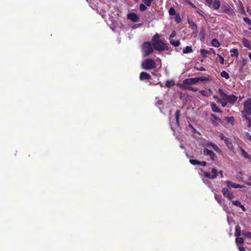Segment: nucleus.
Returning <instances> with one entry per match:
<instances>
[{
    "label": "nucleus",
    "mask_w": 251,
    "mask_h": 251,
    "mask_svg": "<svg viewBox=\"0 0 251 251\" xmlns=\"http://www.w3.org/2000/svg\"><path fill=\"white\" fill-rule=\"evenodd\" d=\"M189 162L193 165L205 166L207 164V163L205 161H200L197 159H190Z\"/></svg>",
    "instance_id": "nucleus-13"
},
{
    "label": "nucleus",
    "mask_w": 251,
    "mask_h": 251,
    "mask_svg": "<svg viewBox=\"0 0 251 251\" xmlns=\"http://www.w3.org/2000/svg\"><path fill=\"white\" fill-rule=\"evenodd\" d=\"M211 43L213 46L216 47V48H218V47H220V44L217 39H213L211 41Z\"/></svg>",
    "instance_id": "nucleus-33"
},
{
    "label": "nucleus",
    "mask_w": 251,
    "mask_h": 251,
    "mask_svg": "<svg viewBox=\"0 0 251 251\" xmlns=\"http://www.w3.org/2000/svg\"><path fill=\"white\" fill-rule=\"evenodd\" d=\"M146 4H141L139 6V8L140 11H144L147 9V7L145 5Z\"/></svg>",
    "instance_id": "nucleus-44"
},
{
    "label": "nucleus",
    "mask_w": 251,
    "mask_h": 251,
    "mask_svg": "<svg viewBox=\"0 0 251 251\" xmlns=\"http://www.w3.org/2000/svg\"><path fill=\"white\" fill-rule=\"evenodd\" d=\"M221 76L226 79H228L230 77L229 74L225 71H223L221 73Z\"/></svg>",
    "instance_id": "nucleus-36"
},
{
    "label": "nucleus",
    "mask_w": 251,
    "mask_h": 251,
    "mask_svg": "<svg viewBox=\"0 0 251 251\" xmlns=\"http://www.w3.org/2000/svg\"><path fill=\"white\" fill-rule=\"evenodd\" d=\"M180 114H181V112H180V110H177L176 111V112L175 113V118H176V125L178 126H179V118H180Z\"/></svg>",
    "instance_id": "nucleus-23"
},
{
    "label": "nucleus",
    "mask_w": 251,
    "mask_h": 251,
    "mask_svg": "<svg viewBox=\"0 0 251 251\" xmlns=\"http://www.w3.org/2000/svg\"><path fill=\"white\" fill-rule=\"evenodd\" d=\"M239 251H246L245 249L243 247H239Z\"/></svg>",
    "instance_id": "nucleus-59"
},
{
    "label": "nucleus",
    "mask_w": 251,
    "mask_h": 251,
    "mask_svg": "<svg viewBox=\"0 0 251 251\" xmlns=\"http://www.w3.org/2000/svg\"><path fill=\"white\" fill-rule=\"evenodd\" d=\"M247 64V60L245 58H243L242 61L241 66L244 67Z\"/></svg>",
    "instance_id": "nucleus-54"
},
{
    "label": "nucleus",
    "mask_w": 251,
    "mask_h": 251,
    "mask_svg": "<svg viewBox=\"0 0 251 251\" xmlns=\"http://www.w3.org/2000/svg\"><path fill=\"white\" fill-rule=\"evenodd\" d=\"M151 43L154 49L157 51H162L165 50H169L168 45L160 39V36L158 33H156L152 36Z\"/></svg>",
    "instance_id": "nucleus-1"
},
{
    "label": "nucleus",
    "mask_w": 251,
    "mask_h": 251,
    "mask_svg": "<svg viewBox=\"0 0 251 251\" xmlns=\"http://www.w3.org/2000/svg\"><path fill=\"white\" fill-rule=\"evenodd\" d=\"M176 35V31L175 30H173L171 34V35L170 36V38L169 39H172V38L175 37Z\"/></svg>",
    "instance_id": "nucleus-53"
},
{
    "label": "nucleus",
    "mask_w": 251,
    "mask_h": 251,
    "mask_svg": "<svg viewBox=\"0 0 251 251\" xmlns=\"http://www.w3.org/2000/svg\"><path fill=\"white\" fill-rule=\"evenodd\" d=\"M169 13L170 15L173 16L176 15V10L174 7H171L169 10Z\"/></svg>",
    "instance_id": "nucleus-38"
},
{
    "label": "nucleus",
    "mask_w": 251,
    "mask_h": 251,
    "mask_svg": "<svg viewBox=\"0 0 251 251\" xmlns=\"http://www.w3.org/2000/svg\"><path fill=\"white\" fill-rule=\"evenodd\" d=\"M201 171L202 173L201 175H203L205 177L211 179H215L217 177L218 174H220L221 177L222 178L224 176L223 175V171H220L219 172H218L217 170L215 168H212L211 170V173L212 175H211L209 173L204 171L202 169H201Z\"/></svg>",
    "instance_id": "nucleus-2"
},
{
    "label": "nucleus",
    "mask_w": 251,
    "mask_h": 251,
    "mask_svg": "<svg viewBox=\"0 0 251 251\" xmlns=\"http://www.w3.org/2000/svg\"><path fill=\"white\" fill-rule=\"evenodd\" d=\"M151 78V76L150 74L146 72H142L140 75V79L143 80L144 79H150Z\"/></svg>",
    "instance_id": "nucleus-16"
},
{
    "label": "nucleus",
    "mask_w": 251,
    "mask_h": 251,
    "mask_svg": "<svg viewBox=\"0 0 251 251\" xmlns=\"http://www.w3.org/2000/svg\"><path fill=\"white\" fill-rule=\"evenodd\" d=\"M217 57L219 58L220 59V62L221 64H224V58L222 56H221L220 54H217Z\"/></svg>",
    "instance_id": "nucleus-47"
},
{
    "label": "nucleus",
    "mask_w": 251,
    "mask_h": 251,
    "mask_svg": "<svg viewBox=\"0 0 251 251\" xmlns=\"http://www.w3.org/2000/svg\"><path fill=\"white\" fill-rule=\"evenodd\" d=\"M248 233V231H246L245 230H243L242 231H241V235H243V236L247 237V234Z\"/></svg>",
    "instance_id": "nucleus-55"
},
{
    "label": "nucleus",
    "mask_w": 251,
    "mask_h": 251,
    "mask_svg": "<svg viewBox=\"0 0 251 251\" xmlns=\"http://www.w3.org/2000/svg\"><path fill=\"white\" fill-rule=\"evenodd\" d=\"M183 84L184 85H190L192 84H195L198 83V80H197V78H187L184 79L183 81Z\"/></svg>",
    "instance_id": "nucleus-12"
},
{
    "label": "nucleus",
    "mask_w": 251,
    "mask_h": 251,
    "mask_svg": "<svg viewBox=\"0 0 251 251\" xmlns=\"http://www.w3.org/2000/svg\"><path fill=\"white\" fill-rule=\"evenodd\" d=\"M193 51L192 47L190 46H187L183 50V53H191Z\"/></svg>",
    "instance_id": "nucleus-34"
},
{
    "label": "nucleus",
    "mask_w": 251,
    "mask_h": 251,
    "mask_svg": "<svg viewBox=\"0 0 251 251\" xmlns=\"http://www.w3.org/2000/svg\"><path fill=\"white\" fill-rule=\"evenodd\" d=\"M246 237L248 238H249V239H251V232H248V233L247 234Z\"/></svg>",
    "instance_id": "nucleus-60"
},
{
    "label": "nucleus",
    "mask_w": 251,
    "mask_h": 251,
    "mask_svg": "<svg viewBox=\"0 0 251 251\" xmlns=\"http://www.w3.org/2000/svg\"><path fill=\"white\" fill-rule=\"evenodd\" d=\"M213 98L215 99H217V100H219V99H220L217 95H214L213 96Z\"/></svg>",
    "instance_id": "nucleus-61"
},
{
    "label": "nucleus",
    "mask_w": 251,
    "mask_h": 251,
    "mask_svg": "<svg viewBox=\"0 0 251 251\" xmlns=\"http://www.w3.org/2000/svg\"><path fill=\"white\" fill-rule=\"evenodd\" d=\"M212 110L216 113H222V111L217 106L215 103L212 102L210 104Z\"/></svg>",
    "instance_id": "nucleus-17"
},
{
    "label": "nucleus",
    "mask_w": 251,
    "mask_h": 251,
    "mask_svg": "<svg viewBox=\"0 0 251 251\" xmlns=\"http://www.w3.org/2000/svg\"><path fill=\"white\" fill-rule=\"evenodd\" d=\"M225 142L226 146L227 147V148L230 150H232L233 149L234 147H233V146L232 145V143L229 140V138H228Z\"/></svg>",
    "instance_id": "nucleus-27"
},
{
    "label": "nucleus",
    "mask_w": 251,
    "mask_h": 251,
    "mask_svg": "<svg viewBox=\"0 0 251 251\" xmlns=\"http://www.w3.org/2000/svg\"><path fill=\"white\" fill-rule=\"evenodd\" d=\"M143 24H135L134 25H133L132 26V29H136L137 28H139L140 27H141L142 26Z\"/></svg>",
    "instance_id": "nucleus-48"
},
{
    "label": "nucleus",
    "mask_w": 251,
    "mask_h": 251,
    "mask_svg": "<svg viewBox=\"0 0 251 251\" xmlns=\"http://www.w3.org/2000/svg\"><path fill=\"white\" fill-rule=\"evenodd\" d=\"M205 34L204 29L203 28H202L200 32V34H199V38H200V40L201 42L204 41V39H205Z\"/></svg>",
    "instance_id": "nucleus-24"
},
{
    "label": "nucleus",
    "mask_w": 251,
    "mask_h": 251,
    "mask_svg": "<svg viewBox=\"0 0 251 251\" xmlns=\"http://www.w3.org/2000/svg\"><path fill=\"white\" fill-rule=\"evenodd\" d=\"M232 204H233L234 205L237 206H239L241 204V202L239 201H232Z\"/></svg>",
    "instance_id": "nucleus-49"
},
{
    "label": "nucleus",
    "mask_w": 251,
    "mask_h": 251,
    "mask_svg": "<svg viewBox=\"0 0 251 251\" xmlns=\"http://www.w3.org/2000/svg\"><path fill=\"white\" fill-rule=\"evenodd\" d=\"M217 102L220 103L223 107H225L226 106L228 101L227 100H222L221 99H219V100H217Z\"/></svg>",
    "instance_id": "nucleus-40"
},
{
    "label": "nucleus",
    "mask_w": 251,
    "mask_h": 251,
    "mask_svg": "<svg viewBox=\"0 0 251 251\" xmlns=\"http://www.w3.org/2000/svg\"><path fill=\"white\" fill-rule=\"evenodd\" d=\"M175 85L174 81L173 80H167L166 82V86L167 87H171Z\"/></svg>",
    "instance_id": "nucleus-37"
},
{
    "label": "nucleus",
    "mask_w": 251,
    "mask_h": 251,
    "mask_svg": "<svg viewBox=\"0 0 251 251\" xmlns=\"http://www.w3.org/2000/svg\"><path fill=\"white\" fill-rule=\"evenodd\" d=\"M243 67H243V66H242L240 67L239 70V72H242V70H243Z\"/></svg>",
    "instance_id": "nucleus-62"
},
{
    "label": "nucleus",
    "mask_w": 251,
    "mask_h": 251,
    "mask_svg": "<svg viewBox=\"0 0 251 251\" xmlns=\"http://www.w3.org/2000/svg\"><path fill=\"white\" fill-rule=\"evenodd\" d=\"M194 69H196L197 71H205V69L203 67H201L200 68L197 67H194Z\"/></svg>",
    "instance_id": "nucleus-51"
},
{
    "label": "nucleus",
    "mask_w": 251,
    "mask_h": 251,
    "mask_svg": "<svg viewBox=\"0 0 251 251\" xmlns=\"http://www.w3.org/2000/svg\"><path fill=\"white\" fill-rule=\"evenodd\" d=\"M201 53L202 55V56L204 57V58H205L207 57V55L208 54H209L210 53V52L209 50H206L205 49H201Z\"/></svg>",
    "instance_id": "nucleus-30"
},
{
    "label": "nucleus",
    "mask_w": 251,
    "mask_h": 251,
    "mask_svg": "<svg viewBox=\"0 0 251 251\" xmlns=\"http://www.w3.org/2000/svg\"><path fill=\"white\" fill-rule=\"evenodd\" d=\"M240 150L241 152L242 155L246 158L250 159L251 160V155L249 154L242 148H240Z\"/></svg>",
    "instance_id": "nucleus-22"
},
{
    "label": "nucleus",
    "mask_w": 251,
    "mask_h": 251,
    "mask_svg": "<svg viewBox=\"0 0 251 251\" xmlns=\"http://www.w3.org/2000/svg\"><path fill=\"white\" fill-rule=\"evenodd\" d=\"M243 20L248 24H249V25H251V20L249 18H248V17H244Z\"/></svg>",
    "instance_id": "nucleus-50"
},
{
    "label": "nucleus",
    "mask_w": 251,
    "mask_h": 251,
    "mask_svg": "<svg viewBox=\"0 0 251 251\" xmlns=\"http://www.w3.org/2000/svg\"><path fill=\"white\" fill-rule=\"evenodd\" d=\"M244 108L246 113L251 116V99H248L244 102Z\"/></svg>",
    "instance_id": "nucleus-8"
},
{
    "label": "nucleus",
    "mask_w": 251,
    "mask_h": 251,
    "mask_svg": "<svg viewBox=\"0 0 251 251\" xmlns=\"http://www.w3.org/2000/svg\"><path fill=\"white\" fill-rule=\"evenodd\" d=\"M249 57L251 60V52H249Z\"/></svg>",
    "instance_id": "nucleus-64"
},
{
    "label": "nucleus",
    "mask_w": 251,
    "mask_h": 251,
    "mask_svg": "<svg viewBox=\"0 0 251 251\" xmlns=\"http://www.w3.org/2000/svg\"><path fill=\"white\" fill-rule=\"evenodd\" d=\"M152 44L150 42H145L142 45V53L144 57H146L153 52Z\"/></svg>",
    "instance_id": "nucleus-3"
},
{
    "label": "nucleus",
    "mask_w": 251,
    "mask_h": 251,
    "mask_svg": "<svg viewBox=\"0 0 251 251\" xmlns=\"http://www.w3.org/2000/svg\"><path fill=\"white\" fill-rule=\"evenodd\" d=\"M180 87L185 89L190 90L194 92H196L198 90V88L196 87H193L192 86H186L183 85L182 84L181 85Z\"/></svg>",
    "instance_id": "nucleus-29"
},
{
    "label": "nucleus",
    "mask_w": 251,
    "mask_h": 251,
    "mask_svg": "<svg viewBox=\"0 0 251 251\" xmlns=\"http://www.w3.org/2000/svg\"><path fill=\"white\" fill-rule=\"evenodd\" d=\"M225 119L227 123L231 124L232 125H234L235 119L233 117H226Z\"/></svg>",
    "instance_id": "nucleus-28"
},
{
    "label": "nucleus",
    "mask_w": 251,
    "mask_h": 251,
    "mask_svg": "<svg viewBox=\"0 0 251 251\" xmlns=\"http://www.w3.org/2000/svg\"><path fill=\"white\" fill-rule=\"evenodd\" d=\"M127 18L133 22H137L139 20V16L135 13H128Z\"/></svg>",
    "instance_id": "nucleus-11"
},
{
    "label": "nucleus",
    "mask_w": 251,
    "mask_h": 251,
    "mask_svg": "<svg viewBox=\"0 0 251 251\" xmlns=\"http://www.w3.org/2000/svg\"><path fill=\"white\" fill-rule=\"evenodd\" d=\"M221 11L225 13L230 16H233L235 15V12L231 6L226 2H223L221 4Z\"/></svg>",
    "instance_id": "nucleus-4"
},
{
    "label": "nucleus",
    "mask_w": 251,
    "mask_h": 251,
    "mask_svg": "<svg viewBox=\"0 0 251 251\" xmlns=\"http://www.w3.org/2000/svg\"><path fill=\"white\" fill-rule=\"evenodd\" d=\"M188 23L189 24L190 27L191 29H192L193 30H194L195 31L197 30L198 27H197V25H196V24L195 23H194L193 21H191L189 20V19L188 20Z\"/></svg>",
    "instance_id": "nucleus-21"
},
{
    "label": "nucleus",
    "mask_w": 251,
    "mask_h": 251,
    "mask_svg": "<svg viewBox=\"0 0 251 251\" xmlns=\"http://www.w3.org/2000/svg\"><path fill=\"white\" fill-rule=\"evenodd\" d=\"M239 207H240L244 211H245L246 210L243 204H242L241 203L239 206Z\"/></svg>",
    "instance_id": "nucleus-58"
},
{
    "label": "nucleus",
    "mask_w": 251,
    "mask_h": 251,
    "mask_svg": "<svg viewBox=\"0 0 251 251\" xmlns=\"http://www.w3.org/2000/svg\"><path fill=\"white\" fill-rule=\"evenodd\" d=\"M226 183L227 186V188H228V189H230L231 188H242L245 187L244 185H241L238 184H236L229 180L226 181Z\"/></svg>",
    "instance_id": "nucleus-10"
},
{
    "label": "nucleus",
    "mask_w": 251,
    "mask_h": 251,
    "mask_svg": "<svg viewBox=\"0 0 251 251\" xmlns=\"http://www.w3.org/2000/svg\"><path fill=\"white\" fill-rule=\"evenodd\" d=\"M193 129V133H196V132H197V130H196L194 127V128H193V129Z\"/></svg>",
    "instance_id": "nucleus-63"
},
{
    "label": "nucleus",
    "mask_w": 251,
    "mask_h": 251,
    "mask_svg": "<svg viewBox=\"0 0 251 251\" xmlns=\"http://www.w3.org/2000/svg\"><path fill=\"white\" fill-rule=\"evenodd\" d=\"M237 100V97L234 95H229L227 101L230 104H233Z\"/></svg>",
    "instance_id": "nucleus-18"
},
{
    "label": "nucleus",
    "mask_w": 251,
    "mask_h": 251,
    "mask_svg": "<svg viewBox=\"0 0 251 251\" xmlns=\"http://www.w3.org/2000/svg\"><path fill=\"white\" fill-rule=\"evenodd\" d=\"M211 116L213 118V120H211V122H212V124L214 126H218L219 125L218 122H219L220 123L222 122L221 119L220 118L216 116L215 115L211 114Z\"/></svg>",
    "instance_id": "nucleus-14"
},
{
    "label": "nucleus",
    "mask_w": 251,
    "mask_h": 251,
    "mask_svg": "<svg viewBox=\"0 0 251 251\" xmlns=\"http://www.w3.org/2000/svg\"><path fill=\"white\" fill-rule=\"evenodd\" d=\"M175 21L176 23L179 24L181 22L182 19L179 14H177L175 17Z\"/></svg>",
    "instance_id": "nucleus-39"
},
{
    "label": "nucleus",
    "mask_w": 251,
    "mask_h": 251,
    "mask_svg": "<svg viewBox=\"0 0 251 251\" xmlns=\"http://www.w3.org/2000/svg\"><path fill=\"white\" fill-rule=\"evenodd\" d=\"M215 199L219 204H222L223 200V198H222V197L221 195H218V194H215Z\"/></svg>",
    "instance_id": "nucleus-31"
},
{
    "label": "nucleus",
    "mask_w": 251,
    "mask_h": 251,
    "mask_svg": "<svg viewBox=\"0 0 251 251\" xmlns=\"http://www.w3.org/2000/svg\"><path fill=\"white\" fill-rule=\"evenodd\" d=\"M248 180L245 181V183L248 186H251V176H248Z\"/></svg>",
    "instance_id": "nucleus-45"
},
{
    "label": "nucleus",
    "mask_w": 251,
    "mask_h": 251,
    "mask_svg": "<svg viewBox=\"0 0 251 251\" xmlns=\"http://www.w3.org/2000/svg\"><path fill=\"white\" fill-rule=\"evenodd\" d=\"M219 137L222 140L225 142L228 139V138L226 137L222 133H220Z\"/></svg>",
    "instance_id": "nucleus-46"
},
{
    "label": "nucleus",
    "mask_w": 251,
    "mask_h": 251,
    "mask_svg": "<svg viewBox=\"0 0 251 251\" xmlns=\"http://www.w3.org/2000/svg\"><path fill=\"white\" fill-rule=\"evenodd\" d=\"M244 240L243 238L240 237H237L235 239L236 244L239 246V244H242L244 243Z\"/></svg>",
    "instance_id": "nucleus-35"
},
{
    "label": "nucleus",
    "mask_w": 251,
    "mask_h": 251,
    "mask_svg": "<svg viewBox=\"0 0 251 251\" xmlns=\"http://www.w3.org/2000/svg\"><path fill=\"white\" fill-rule=\"evenodd\" d=\"M231 52L233 53V54L231 55V56H233V55H234L236 57H238V56L239 55V52H238V50L237 49H232L231 50Z\"/></svg>",
    "instance_id": "nucleus-42"
},
{
    "label": "nucleus",
    "mask_w": 251,
    "mask_h": 251,
    "mask_svg": "<svg viewBox=\"0 0 251 251\" xmlns=\"http://www.w3.org/2000/svg\"><path fill=\"white\" fill-rule=\"evenodd\" d=\"M153 0H142V1L148 6H150Z\"/></svg>",
    "instance_id": "nucleus-41"
},
{
    "label": "nucleus",
    "mask_w": 251,
    "mask_h": 251,
    "mask_svg": "<svg viewBox=\"0 0 251 251\" xmlns=\"http://www.w3.org/2000/svg\"><path fill=\"white\" fill-rule=\"evenodd\" d=\"M203 154L205 155H208L213 161H215L217 159L216 154L212 151L208 150L207 148H205L203 149Z\"/></svg>",
    "instance_id": "nucleus-9"
},
{
    "label": "nucleus",
    "mask_w": 251,
    "mask_h": 251,
    "mask_svg": "<svg viewBox=\"0 0 251 251\" xmlns=\"http://www.w3.org/2000/svg\"><path fill=\"white\" fill-rule=\"evenodd\" d=\"M244 118H245L248 121L249 124V126H250L251 125V119L250 118L248 117L247 115H245L244 116Z\"/></svg>",
    "instance_id": "nucleus-52"
},
{
    "label": "nucleus",
    "mask_w": 251,
    "mask_h": 251,
    "mask_svg": "<svg viewBox=\"0 0 251 251\" xmlns=\"http://www.w3.org/2000/svg\"><path fill=\"white\" fill-rule=\"evenodd\" d=\"M200 93L201 95L208 97L210 96L211 94H212V91L211 90V89H209L208 91L205 90H201L200 91Z\"/></svg>",
    "instance_id": "nucleus-19"
},
{
    "label": "nucleus",
    "mask_w": 251,
    "mask_h": 251,
    "mask_svg": "<svg viewBox=\"0 0 251 251\" xmlns=\"http://www.w3.org/2000/svg\"><path fill=\"white\" fill-rule=\"evenodd\" d=\"M155 61L152 59H147L142 63V67L146 70H151L156 68Z\"/></svg>",
    "instance_id": "nucleus-5"
},
{
    "label": "nucleus",
    "mask_w": 251,
    "mask_h": 251,
    "mask_svg": "<svg viewBox=\"0 0 251 251\" xmlns=\"http://www.w3.org/2000/svg\"><path fill=\"white\" fill-rule=\"evenodd\" d=\"M242 44L243 46L246 48L251 49V47L250 44V41L246 38H243L242 40Z\"/></svg>",
    "instance_id": "nucleus-25"
},
{
    "label": "nucleus",
    "mask_w": 251,
    "mask_h": 251,
    "mask_svg": "<svg viewBox=\"0 0 251 251\" xmlns=\"http://www.w3.org/2000/svg\"><path fill=\"white\" fill-rule=\"evenodd\" d=\"M246 135L248 139L251 141V135L249 133H246Z\"/></svg>",
    "instance_id": "nucleus-56"
},
{
    "label": "nucleus",
    "mask_w": 251,
    "mask_h": 251,
    "mask_svg": "<svg viewBox=\"0 0 251 251\" xmlns=\"http://www.w3.org/2000/svg\"><path fill=\"white\" fill-rule=\"evenodd\" d=\"M206 5L210 8L217 10L221 6V2L219 0H205Z\"/></svg>",
    "instance_id": "nucleus-6"
},
{
    "label": "nucleus",
    "mask_w": 251,
    "mask_h": 251,
    "mask_svg": "<svg viewBox=\"0 0 251 251\" xmlns=\"http://www.w3.org/2000/svg\"><path fill=\"white\" fill-rule=\"evenodd\" d=\"M219 93L220 94L222 100H227L229 95H226L223 91V89L219 88L218 90Z\"/></svg>",
    "instance_id": "nucleus-15"
},
{
    "label": "nucleus",
    "mask_w": 251,
    "mask_h": 251,
    "mask_svg": "<svg viewBox=\"0 0 251 251\" xmlns=\"http://www.w3.org/2000/svg\"><path fill=\"white\" fill-rule=\"evenodd\" d=\"M210 145L214 149V150L219 152H221V150L219 148V147L215 144L213 143H211Z\"/></svg>",
    "instance_id": "nucleus-43"
},
{
    "label": "nucleus",
    "mask_w": 251,
    "mask_h": 251,
    "mask_svg": "<svg viewBox=\"0 0 251 251\" xmlns=\"http://www.w3.org/2000/svg\"><path fill=\"white\" fill-rule=\"evenodd\" d=\"M203 182L206 185H209L210 182L207 179H203Z\"/></svg>",
    "instance_id": "nucleus-57"
},
{
    "label": "nucleus",
    "mask_w": 251,
    "mask_h": 251,
    "mask_svg": "<svg viewBox=\"0 0 251 251\" xmlns=\"http://www.w3.org/2000/svg\"><path fill=\"white\" fill-rule=\"evenodd\" d=\"M241 235V227L239 225L235 226V231L234 236L236 237H240Z\"/></svg>",
    "instance_id": "nucleus-20"
},
{
    "label": "nucleus",
    "mask_w": 251,
    "mask_h": 251,
    "mask_svg": "<svg viewBox=\"0 0 251 251\" xmlns=\"http://www.w3.org/2000/svg\"><path fill=\"white\" fill-rule=\"evenodd\" d=\"M196 78H197V80H198V82H199L200 81H210L211 80L209 76H208V77L201 76V77H196Z\"/></svg>",
    "instance_id": "nucleus-32"
},
{
    "label": "nucleus",
    "mask_w": 251,
    "mask_h": 251,
    "mask_svg": "<svg viewBox=\"0 0 251 251\" xmlns=\"http://www.w3.org/2000/svg\"><path fill=\"white\" fill-rule=\"evenodd\" d=\"M222 192L223 196L227 198L228 200L231 201L234 198L233 193L231 192L227 188H224Z\"/></svg>",
    "instance_id": "nucleus-7"
},
{
    "label": "nucleus",
    "mask_w": 251,
    "mask_h": 251,
    "mask_svg": "<svg viewBox=\"0 0 251 251\" xmlns=\"http://www.w3.org/2000/svg\"><path fill=\"white\" fill-rule=\"evenodd\" d=\"M170 44L175 47H178L180 45V41L179 40L175 41L172 39H169Z\"/></svg>",
    "instance_id": "nucleus-26"
}]
</instances>
